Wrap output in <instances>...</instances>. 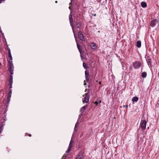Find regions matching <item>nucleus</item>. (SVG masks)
Instances as JSON below:
<instances>
[{"label":"nucleus","instance_id":"nucleus-1","mask_svg":"<svg viewBox=\"0 0 159 159\" xmlns=\"http://www.w3.org/2000/svg\"><path fill=\"white\" fill-rule=\"evenodd\" d=\"M8 70L10 72L11 75H12L13 74L14 66L12 63V61H8Z\"/></svg>","mask_w":159,"mask_h":159},{"label":"nucleus","instance_id":"nucleus-2","mask_svg":"<svg viewBox=\"0 0 159 159\" xmlns=\"http://www.w3.org/2000/svg\"><path fill=\"white\" fill-rule=\"evenodd\" d=\"M159 24V20L155 19L152 20L150 23V25L152 27H154L158 25Z\"/></svg>","mask_w":159,"mask_h":159},{"label":"nucleus","instance_id":"nucleus-3","mask_svg":"<svg viewBox=\"0 0 159 159\" xmlns=\"http://www.w3.org/2000/svg\"><path fill=\"white\" fill-rule=\"evenodd\" d=\"M147 121L145 120H141L140 123V127L143 130L146 129Z\"/></svg>","mask_w":159,"mask_h":159},{"label":"nucleus","instance_id":"nucleus-4","mask_svg":"<svg viewBox=\"0 0 159 159\" xmlns=\"http://www.w3.org/2000/svg\"><path fill=\"white\" fill-rule=\"evenodd\" d=\"M133 65L135 69H138L141 66V64L140 62L136 61L133 63Z\"/></svg>","mask_w":159,"mask_h":159},{"label":"nucleus","instance_id":"nucleus-5","mask_svg":"<svg viewBox=\"0 0 159 159\" xmlns=\"http://www.w3.org/2000/svg\"><path fill=\"white\" fill-rule=\"evenodd\" d=\"M84 153L82 151H81L79 154L76 156L75 159H83L84 158Z\"/></svg>","mask_w":159,"mask_h":159},{"label":"nucleus","instance_id":"nucleus-6","mask_svg":"<svg viewBox=\"0 0 159 159\" xmlns=\"http://www.w3.org/2000/svg\"><path fill=\"white\" fill-rule=\"evenodd\" d=\"M89 93H87L85 94V97L83 100V103H87L89 101Z\"/></svg>","mask_w":159,"mask_h":159},{"label":"nucleus","instance_id":"nucleus-7","mask_svg":"<svg viewBox=\"0 0 159 159\" xmlns=\"http://www.w3.org/2000/svg\"><path fill=\"white\" fill-rule=\"evenodd\" d=\"M85 77L86 81L89 83V71L88 70H86L85 71Z\"/></svg>","mask_w":159,"mask_h":159},{"label":"nucleus","instance_id":"nucleus-8","mask_svg":"<svg viewBox=\"0 0 159 159\" xmlns=\"http://www.w3.org/2000/svg\"><path fill=\"white\" fill-rule=\"evenodd\" d=\"M78 35L79 39L82 41H84V35L82 33V32L80 31H79L78 33Z\"/></svg>","mask_w":159,"mask_h":159},{"label":"nucleus","instance_id":"nucleus-9","mask_svg":"<svg viewBox=\"0 0 159 159\" xmlns=\"http://www.w3.org/2000/svg\"><path fill=\"white\" fill-rule=\"evenodd\" d=\"M69 19L70 24L71 27H72L74 25V23H73V20L72 18V16L71 14L69 15Z\"/></svg>","mask_w":159,"mask_h":159},{"label":"nucleus","instance_id":"nucleus-10","mask_svg":"<svg viewBox=\"0 0 159 159\" xmlns=\"http://www.w3.org/2000/svg\"><path fill=\"white\" fill-rule=\"evenodd\" d=\"M9 84H10V87H9V89H10L12 88V84L13 83V76L12 75H10V78L9 80Z\"/></svg>","mask_w":159,"mask_h":159},{"label":"nucleus","instance_id":"nucleus-11","mask_svg":"<svg viewBox=\"0 0 159 159\" xmlns=\"http://www.w3.org/2000/svg\"><path fill=\"white\" fill-rule=\"evenodd\" d=\"M146 60L148 65L149 66H151L152 61L151 59L149 57H146Z\"/></svg>","mask_w":159,"mask_h":159},{"label":"nucleus","instance_id":"nucleus-12","mask_svg":"<svg viewBox=\"0 0 159 159\" xmlns=\"http://www.w3.org/2000/svg\"><path fill=\"white\" fill-rule=\"evenodd\" d=\"M90 46L92 49L95 50L97 48L96 44L93 43H90Z\"/></svg>","mask_w":159,"mask_h":159},{"label":"nucleus","instance_id":"nucleus-13","mask_svg":"<svg viewBox=\"0 0 159 159\" xmlns=\"http://www.w3.org/2000/svg\"><path fill=\"white\" fill-rule=\"evenodd\" d=\"M82 23L80 21H78L77 22V24L76 25V28H80L81 27Z\"/></svg>","mask_w":159,"mask_h":159},{"label":"nucleus","instance_id":"nucleus-14","mask_svg":"<svg viewBox=\"0 0 159 159\" xmlns=\"http://www.w3.org/2000/svg\"><path fill=\"white\" fill-rule=\"evenodd\" d=\"M141 41L139 40L136 43L137 47L138 48H139L141 47Z\"/></svg>","mask_w":159,"mask_h":159},{"label":"nucleus","instance_id":"nucleus-15","mask_svg":"<svg viewBox=\"0 0 159 159\" xmlns=\"http://www.w3.org/2000/svg\"><path fill=\"white\" fill-rule=\"evenodd\" d=\"M139 100V98L136 96L134 97L132 99V101L133 102H137Z\"/></svg>","mask_w":159,"mask_h":159},{"label":"nucleus","instance_id":"nucleus-16","mask_svg":"<svg viewBox=\"0 0 159 159\" xmlns=\"http://www.w3.org/2000/svg\"><path fill=\"white\" fill-rule=\"evenodd\" d=\"M141 5L142 7L143 8L146 7L147 6L146 3L144 2H143L141 3Z\"/></svg>","mask_w":159,"mask_h":159},{"label":"nucleus","instance_id":"nucleus-17","mask_svg":"<svg viewBox=\"0 0 159 159\" xmlns=\"http://www.w3.org/2000/svg\"><path fill=\"white\" fill-rule=\"evenodd\" d=\"M147 73L146 72H143L142 73L141 76L143 78H145L147 76Z\"/></svg>","mask_w":159,"mask_h":159},{"label":"nucleus","instance_id":"nucleus-18","mask_svg":"<svg viewBox=\"0 0 159 159\" xmlns=\"http://www.w3.org/2000/svg\"><path fill=\"white\" fill-rule=\"evenodd\" d=\"M76 43H77V48H78L80 52V53H81L82 52V50L81 49V48H80V46L77 42Z\"/></svg>","mask_w":159,"mask_h":159},{"label":"nucleus","instance_id":"nucleus-19","mask_svg":"<svg viewBox=\"0 0 159 159\" xmlns=\"http://www.w3.org/2000/svg\"><path fill=\"white\" fill-rule=\"evenodd\" d=\"M87 106V105L83 107H82L80 109V111L83 112L86 109V107Z\"/></svg>","mask_w":159,"mask_h":159},{"label":"nucleus","instance_id":"nucleus-20","mask_svg":"<svg viewBox=\"0 0 159 159\" xmlns=\"http://www.w3.org/2000/svg\"><path fill=\"white\" fill-rule=\"evenodd\" d=\"M101 102V101L97 100L94 102L93 103L95 104V105L97 106Z\"/></svg>","mask_w":159,"mask_h":159},{"label":"nucleus","instance_id":"nucleus-21","mask_svg":"<svg viewBox=\"0 0 159 159\" xmlns=\"http://www.w3.org/2000/svg\"><path fill=\"white\" fill-rule=\"evenodd\" d=\"M12 94V90L11 89H9V92L7 96V97H11Z\"/></svg>","mask_w":159,"mask_h":159},{"label":"nucleus","instance_id":"nucleus-22","mask_svg":"<svg viewBox=\"0 0 159 159\" xmlns=\"http://www.w3.org/2000/svg\"><path fill=\"white\" fill-rule=\"evenodd\" d=\"M8 57L11 60H12V57L11 52H8Z\"/></svg>","mask_w":159,"mask_h":159},{"label":"nucleus","instance_id":"nucleus-23","mask_svg":"<svg viewBox=\"0 0 159 159\" xmlns=\"http://www.w3.org/2000/svg\"><path fill=\"white\" fill-rule=\"evenodd\" d=\"M83 66L84 68L85 69H87L88 68V67L87 66L85 62H83Z\"/></svg>","mask_w":159,"mask_h":159},{"label":"nucleus","instance_id":"nucleus-24","mask_svg":"<svg viewBox=\"0 0 159 159\" xmlns=\"http://www.w3.org/2000/svg\"><path fill=\"white\" fill-rule=\"evenodd\" d=\"M10 98H11L10 97H7V103H8L10 102Z\"/></svg>","mask_w":159,"mask_h":159},{"label":"nucleus","instance_id":"nucleus-25","mask_svg":"<svg viewBox=\"0 0 159 159\" xmlns=\"http://www.w3.org/2000/svg\"><path fill=\"white\" fill-rule=\"evenodd\" d=\"M78 125H79V124H78V123L77 122L76 123V124H75V128H77L78 127Z\"/></svg>","mask_w":159,"mask_h":159},{"label":"nucleus","instance_id":"nucleus-26","mask_svg":"<svg viewBox=\"0 0 159 159\" xmlns=\"http://www.w3.org/2000/svg\"><path fill=\"white\" fill-rule=\"evenodd\" d=\"M7 49L8 51V52H11V50L10 48L8 47V46H7Z\"/></svg>","mask_w":159,"mask_h":159},{"label":"nucleus","instance_id":"nucleus-27","mask_svg":"<svg viewBox=\"0 0 159 159\" xmlns=\"http://www.w3.org/2000/svg\"><path fill=\"white\" fill-rule=\"evenodd\" d=\"M71 148H72V144H69L68 148L70 149L71 150Z\"/></svg>","mask_w":159,"mask_h":159},{"label":"nucleus","instance_id":"nucleus-28","mask_svg":"<svg viewBox=\"0 0 159 159\" xmlns=\"http://www.w3.org/2000/svg\"><path fill=\"white\" fill-rule=\"evenodd\" d=\"M71 27H72V30H73V33H74V34H75V31H74V25H73V26Z\"/></svg>","mask_w":159,"mask_h":159},{"label":"nucleus","instance_id":"nucleus-29","mask_svg":"<svg viewBox=\"0 0 159 159\" xmlns=\"http://www.w3.org/2000/svg\"><path fill=\"white\" fill-rule=\"evenodd\" d=\"M71 150V149H70L69 148H68V150H67L66 152V153H69Z\"/></svg>","mask_w":159,"mask_h":159},{"label":"nucleus","instance_id":"nucleus-30","mask_svg":"<svg viewBox=\"0 0 159 159\" xmlns=\"http://www.w3.org/2000/svg\"><path fill=\"white\" fill-rule=\"evenodd\" d=\"M3 129L2 128H0V134L2 133V132L3 130Z\"/></svg>","mask_w":159,"mask_h":159},{"label":"nucleus","instance_id":"nucleus-31","mask_svg":"<svg viewBox=\"0 0 159 159\" xmlns=\"http://www.w3.org/2000/svg\"><path fill=\"white\" fill-rule=\"evenodd\" d=\"M4 125V124H2L0 127V128H3Z\"/></svg>","mask_w":159,"mask_h":159},{"label":"nucleus","instance_id":"nucleus-32","mask_svg":"<svg viewBox=\"0 0 159 159\" xmlns=\"http://www.w3.org/2000/svg\"><path fill=\"white\" fill-rule=\"evenodd\" d=\"M74 34V37H75V40H76V41L77 42V41H76V38H77L76 36V35L75 34Z\"/></svg>","mask_w":159,"mask_h":159},{"label":"nucleus","instance_id":"nucleus-33","mask_svg":"<svg viewBox=\"0 0 159 159\" xmlns=\"http://www.w3.org/2000/svg\"><path fill=\"white\" fill-rule=\"evenodd\" d=\"M84 85H85V86L86 85H87V84H86V81H85V80H84Z\"/></svg>","mask_w":159,"mask_h":159},{"label":"nucleus","instance_id":"nucleus-34","mask_svg":"<svg viewBox=\"0 0 159 159\" xmlns=\"http://www.w3.org/2000/svg\"><path fill=\"white\" fill-rule=\"evenodd\" d=\"M66 156L64 155L63 157H62V158H63V159H65L66 158Z\"/></svg>","mask_w":159,"mask_h":159},{"label":"nucleus","instance_id":"nucleus-35","mask_svg":"<svg viewBox=\"0 0 159 159\" xmlns=\"http://www.w3.org/2000/svg\"><path fill=\"white\" fill-rule=\"evenodd\" d=\"M123 107H128V105H123Z\"/></svg>","mask_w":159,"mask_h":159},{"label":"nucleus","instance_id":"nucleus-36","mask_svg":"<svg viewBox=\"0 0 159 159\" xmlns=\"http://www.w3.org/2000/svg\"><path fill=\"white\" fill-rule=\"evenodd\" d=\"M73 142V141L72 140H70V144H72V143Z\"/></svg>","mask_w":159,"mask_h":159},{"label":"nucleus","instance_id":"nucleus-37","mask_svg":"<svg viewBox=\"0 0 159 159\" xmlns=\"http://www.w3.org/2000/svg\"><path fill=\"white\" fill-rule=\"evenodd\" d=\"M92 15L94 16H96V14H92Z\"/></svg>","mask_w":159,"mask_h":159},{"label":"nucleus","instance_id":"nucleus-38","mask_svg":"<svg viewBox=\"0 0 159 159\" xmlns=\"http://www.w3.org/2000/svg\"><path fill=\"white\" fill-rule=\"evenodd\" d=\"M2 0H0V3H1L2 2Z\"/></svg>","mask_w":159,"mask_h":159},{"label":"nucleus","instance_id":"nucleus-39","mask_svg":"<svg viewBox=\"0 0 159 159\" xmlns=\"http://www.w3.org/2000/svg\"><path fill=\"white\" fill-rule=\"evenodd\" d=\"M69 9H70V10H71V7L70 6H69Z\"/></svg>","mask_w":159,"mask_h":159},{"label":"nucleus","instance_id":"nucleus-40","mask_svg":"<svg viewBox=\"0 0 159 159\" xmlns=\"http://www.w3.org/2000/svg\"><path fill=\"white\" fill-rule=\"evenodd\" d=\"M157 75H158V76H159V70L158 72V74H157Z\"/></svg>","mask_w":159,"mask_h":159},{"label":"nucleus","instance_id":"nucleus-41","mask_svg":"<svg viewBox=\"0 0 159 159\" xmlns=\"http://www.w3.org/2000/svg\"><path fill=\"white\" fill-rule=\"evenodd\" d=\"M28 135L30 137H31V134H28Z\"/></svg>","mask_w":159,"mask_h":159},{"label":"nucleus","instance_id":"nucleus-42","mask_svg":"<svg viewBox=\"0 0 159 159\" xmlns=\"http://www.w3.org/2000/svg\"><path fill=\"white\" fill-rule=\"evenodd\" d=\"M71 4H72V3H71V2L70 3L69 5H71Z\"/></svg>","mask_w":159,"mask_h":159},{"label":"nucleus","instance_id":"nucleus-43","mask_svg":"<svg viewBox=\"0 0 159 159\" xmlns=\"http://www.w3.org/2000/svg\"><path fill=\"white\" fill-rule=\"evenodd\" d=\"M57 1H55V3H57Z\"/></svg>","mask_w":159,"mask_h":159},{"label":"nucleus","instance_id":"nucleus-44","mask_svg":"<svg viewBox=\"0 0 159 159\" xmlns=\"http://www.w3.org/2000/svg\"><path fill=\"white\" fill-rule=\"evenodd\" d=\"M99 84H101V82H99Z\"/></svg>","mask_w":159,"mask_h":159},{"label":"nucleus","instance_id":"nucleus-45","mask_svg":"<svg viewBox=\"0 0 159 159\" xmlns=\"http://www.w3.org/2000/svg\"><path fill=\"white\" fill-rule=\"evenodd\" d=\"M2 96H3L4 95V93H2Z\"/></svg>","mask_w":159,"mask_h":159},{"label":"nucleus","instance_id":"nucleus-46","mask_svg":"<svg viewBox=\"0 0 159 159\" xmlns=\"http://www.w3.org/2000/svg\"><path fill=\"white\" fill-rule=\"evenodd\" d=\"M2 1H5V0H2Z\"/></svg>","mask_w":159,"mask_h":159},{"label":"nucleus","instance_id":"nucleus-47","mask_svg":"<svg viewBox=\"0 0 159 159\" xmlns=\"http://www.w3.org/2000/svg\"><path fill=\"white\" fill-rule=\"evenodd\" d=\"M61 159H63V158H62Z\"/></svg>","mask_w":159,"mask_h":159}]
</instances>
